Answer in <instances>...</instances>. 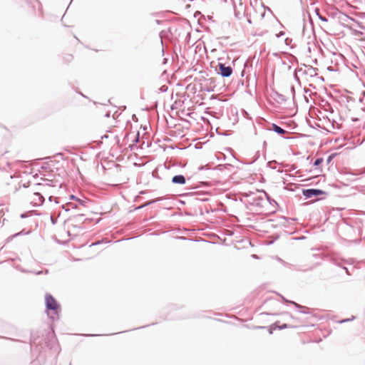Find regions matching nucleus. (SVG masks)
I'll return each mask as SVG.
<instances>
[{
    "mask_svg": "<svg viewBox=\"0 0 365 365\" xmlns=\"http://www.w3.org/2000/svg\"><path fill=\"white\" fill-rule=\"evenodd\" d=\"M2 187L11 192H16L20 187L19 182L16 178L9 176L2 183Z\"/></svg>",
    "mask_w": 365,
    "mask_h": 365,
    "instance_id": "1",
    "label": "nucleus"
},
{
    "mask_svg": "<svg viewBox=\"0 0 365 365\" xmlns=\"http://www.w3.org/2000/svg\"><path fill=\"white\" fill-rule=\"evenodd\" d=\"M46 306L47 309L57 312L59 309V304L56 300L49 294L45 296Z\"/></svg>",
    "mask_w": 365,
    "mask_h": 365,
    "instance_id": "2",
    "label": "nucleus"
},
{
    "mask_svg": "<svg viewBox=\"0 0 365 365\" xmlns=\"http://www.w3.org/2000/svg\"><path fill=\"white\" fill-rule=\"evenodd\" d=\"M303 195L307 197H312L313 196H318L324 194V192L318 189H307L302 191Z\"/></svg>",
    "mask_w": 365,
    "mask_h": 365,
    "instance_id": "3",
    "label": "nucleus"
},
{
    "mask_svg": "<svg viewBox=\"0 0 365 365\" xmlns=\"http://www.w3.org/2000/svg\"><path fill=\"white\" fill-rule=\"evenodd\" d=\"M219 70L223 77H229L232 73V68L230 66H225L223 63H219Z\"/></svg>",
    "mask_w": 365,
    "mask_h": 365,
    "instance_id": "4",
    "label": "nucleus"
},
{
    "mask_svg": "<svg viewBox=\"0 0 365 365\" xmlns=\"http://www.w3.org/2000/svg\"><path fill=\"white\" fill-rule=\"evenodd\" d=\"M172 182L176 184H185V178L183 175H175L173 178Z\"/></svg>",
    "mask_w": 365,
    "mask_h": 365,
    "instance_id": "5",
    "label": "nucleus"
},
{
    "mask_svg": "<svg viewBox=\"0 0 365 365\" xmlns=\"http://www.w3.org/2000/svg\"><path fill=\"white\" fill-rule=\"evenodd\" d=\"M33 198L36 200L35 204H41L43 202V197L38 192L34 193Z\"/></svg>",
    "mask_w": 365,
    "mask_h": 365,
    "instance_id": "6",
    "label": "nucleus"
},
{
    "mask_svg": "<svg viewBox=\"0 0 365 365\" xmlns=\"http://www.w3.org/2000/svg\"><path fill=\"white\" fill-rule=\"evenodd\" d=\"M272 130L274 131H275L276 133H279V134H284L287 133L286 130H284V129H282V128H280L279 126L277 125L276 124H272Z\"/></svg>",
    "mask_w": 365,
    "mask_h": 365,
    "instance_id": "7",
    "label": "nucleus"
},
{
    "mask_svg": "<svg viewBox=\"0 0 365 365\" xmlns=\"http://www.w3.org/2000/svg\"><path fill=\"white\" fill-rule=\"evenodd\" d=\"M323 162V158H317L314 163V166H318L321 163H322Z\"/></svg>",
    "mask_w": 365,
    "mask_h": 365,
    "instance_id": "8",
    "label": "nucleus"
}]
</instances>
